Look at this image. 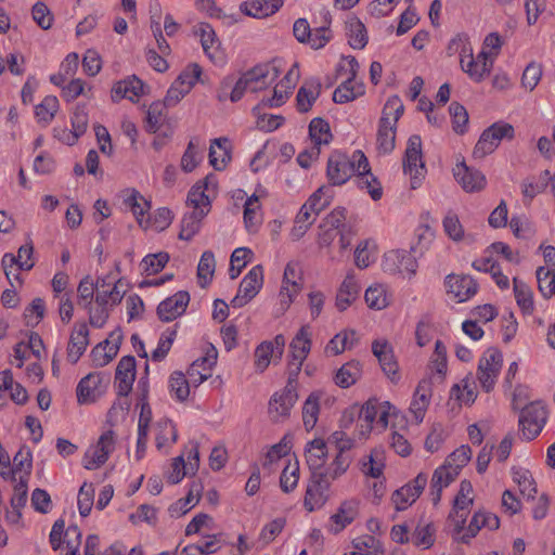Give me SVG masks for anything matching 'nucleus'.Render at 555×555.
Instances as JSON below:
<instances>
[{"instance_id":"1","label":"nucleus","mask_w":555,"mask_h":555,"mask_svg":"<svg viewBox=\"0 0 555 555\" xmlns=\"http://www.w3.org/2000/svg\"><path fill=\"white\" fill-rule=\"evenodd\" d=\"M515 135L514 127L504 121H498L485 129L477 141L473 156L482 159L493 153L503 139L512 140Z\"/></svg>"},{"instance_id":"2","label":"nucleus","mask_w":555,"mask_h":555,"mask_svg":"<svg viewBox=\"0 0 555 555\" xmlns=\"http://www.w3.org/2000/svg\"><path fill=\"white\" fill-rule=\"evenodd\" d=\"M403 171L410 176L411 188L417 189L426 173L425 164L422 159V139L413 134L408 140V145L403 158Z\"/></svg>"},{"instance_id":"3","label":"nucleus","mask_w":555,"mask_h":555,"mask_svg":"<svg viewBox=\"0 0 555 555\" xmlns=\"http://www.w3.org/2000/svg\"><path fill=\"white\" fill-rule=\"evenodd\" d=\"M547 418L545 406L541 402H531L521 409L519 425L527 440L534 439L543 429Z\"/></svg>"},{"instance_id":"4","label":"nucleus","mask_w":555,"mask_h":555,"mask_svg":"<svg viewBox=\"0 0 555 555\" xmlns=\"http://www.w3.org/2000/svg\"><path fill=\"white\" fill-rule=\"evenodd\" d=\"M114 449L115 433L109 429L100 436L95 446H91L86 451L82 461L83 467L89 470L99 468L107 461Z\"/></svg>"},{"instance_id":"5","label":"nucleus","mask_w":555,"mask_h":555,"mask_svg":"<svg viewBox=\"0 0 555 555\" xmlns=\"http://www.w3.org/2000/svg\"><path fill=\"white\" fill-rule=\"evenodd\" d=\"M331 487V479L322 472L311 473L304 505L312 512L315 508L322 507L328 499V490Z\"/></svg>"},{"instance_id":"6","label":"nucleus","mask_w":555,"mask_h":555,"mask_svg":"<svg viewBox=\"0 0 555 555\" xmlns=\"http://www.w3.org/2000/svg\"><path fill=\"white\" fill-rule=\"evenodd\" d=\"M263 284L262 266L253 267L242 280L236 296L231 300L234 308H241L250 301L260 291Z\"/></svg>"},{"instance_id":"7","label":"nucleus","mask_w":555,"mask_h":555,"mask_svg":"<svg viewBox=\"0 0 555 555\" xmlns=\"http://www.w3.org/2000/svg\"><path fill=\"white\" fill-rule=\"evenodd\" d=\"M326 176L331 185H341L353 176V163L339 151H334L327 160Z\"/></svg>"},{"instance_id":"8","label":"nucleus","mask_w":555,"mask_h":555,"mask_svg":"<svg viewBox=\"0 0 555 555\" xmlns=\"http://www.w3.org/2000/svg\"><path fill=\"white\" fill-rule=\"evenodd\" d=\"M383 269L388 273L414 275L417 269V262L414 256L405 250H391L385 254Z\"/></svg>"},{"instance_id":"9","label":"nucleus","mask_w":555,"mask_h":555,"mask_svg":"<svg viewBox=\"0 0 555 555\" xmlns=\"http://www.w3.org/2000/svg\"><path fill=\"white\" fill-rule=\"evenodd\" d=\"M427 483V476L420 473L411 482L396 490L392 494V502L398 511L405 509L414 503L423 492Z\"/></svg>"},{"instance_id":"10","label":"nucleus","mask_w":555,"mask_h":555,"mask_svg":"<svg viewBox=\"0 0 555 555\" xmlns=\"http://www.w3.org/2000/svg\"><path fill=\"white\" fill-rule=\"evenodd\" d=\"M298 400L297 390H283L275 392L269 401V414L274 422L289 416L292 408Z\"/></svg>"},{"instance_id":"11","label":"nucleus","mask_w":555,"mask_h":555,"mask_svg":"<svg viewBox=\"0 0 555 555\" xmlns=\"http://www.w3.org/2000/svg\"><path fill=\"white\" fill-rule=\"evenodd\" d=\"M189 302V293L185 291H179L158 305L157 315L163 322H170L180 317L185 311Z\"/></svg>"},{"instance_id":"12","label":"nucleus","mask_w":555,"mask_h":555,"mask_svg":"<svg viewBox=\"0 0 555 555\" xmlns=\"http://www.w3.org/2000/svg\"><path fill=\"white\" fill-rule=\"evenodd\" d=\"M134 378L135 359L132 356H125L119 360L115 373V384L119 397H126L130 393Z\"/></svg>"},{"instance_id":"13","label":"nucleus","mask_w":555,"mask_h":555,"mask_svg":"<svg viewBox=\"0 0 555 555\" xmlns=\"http://www.w3.org/2000/svg\"><path fill=\"white\" fill-rule=\"evenodd\" d=\"M372 352L378 359L383 372L392 383L398 382V363L395 360L391 345L387 340H374Z\"/></svg>"},{"instance_id":"14","label":"nucleus","mask_w":555,"mask_h":555,"mask_svg":"<svg viewBox=\"0 0 555 555\" xmlns=\"http://www.w3.org/2000/svg\"><path fill=\"white\" fill-rule=\"evenodd\" d=\"M279 69L271 64H260L245 73L248 79V90L257 92L266 89L279 77Z\"/></svg>"},{"instance_id":"15","label":"nucleus","mask_w":555,"mask_h":555,"mask_svg":"<svg viewBox=\"0 0 555 555\" xmlns=\"http://www.w3.org/2000/svg\"><path fill=\"white\" fill-rule=\"evenodd\" d=\"M448 293L452 294L459 302H464L473 297L478 289V284L469 275L450 274L446 279Z\"/></svg>"},{"instance_id":"16","label":"nucleus","mask_w":555,"mask_h":555,"mask_svg":"<svg viewBox=\"0 0 555 555\" xmlns=\"http://www.w3.org/2000/svg\"><path fill=\"white\" fill-rule=\"evenodd\" d=\"M454 177L466 192H478L486 185V177L481 171L468 167L465 162L453 169Z\"/></svg>"},{"instance_id":"17","label":"nucleus","mask_w":555,"mask_h":555,"mask_svg":"<svg viewBox=\"0 0 555 555\" xmlns=\"http://www.w3.org/2000/svg\"><path fill=\"white\" fill-rule=\"evenodd\" d=\"M301 280L298 276L297 268L294 263H287L284 270L282 288L280 291V301L283 310H286L294 300V297L300 292Z\"/></svg>"},{"instance_id":"18","label":"nucleus","mask_w":555,"mask_h":555,"mask_svg":"<svg viewBox=\"0 0 555 555\" xmlns=\"http://www.w3.org/2000/svg\"><path fill=\"white\" fill-rule=\"evenodd\" d=\"M145 85L137 76L118 81L112 89V101L118 102L121 99H129L135 102L145 92Z\"/></svg>"},{"instance_id":"19","label":"nucleus","mask_w":555,"mask_h":555,"mask_svg":"<svg viewBox=\"0 0 555 555\" xmlns=\"http://www.w3.org/2000/svg\"><path fill=\"white\" fill-rule=\"evenodd\" d=\"M327 455V443L322 438L309 441L305 448L306 462L311 473L323 472Z\"/></svg>"},{"instance_id":"20","label":"nucleus","mask_w":555,"mask_h":555,"mask_svg":"<svg viewBox=\"0 0 555 555\" xmlns=\"http://www.w3.org/2000/svg\"><path fill=\"white\" fill-rule=\"evenodd\" d=\"M89 345V330L86 323H80L70 334L67 346V360L75 364Z\"/></svg>"},{"instance_id":"21","label":"nucleus","mask_w":555,"mask_h":555,"mask_svg":"<svg viewBox=\"0 0 555 555\" xmlns=\"http://www.w3.org/2000/svg\"><path fill=\"white\" fill-rule=\"evenodd\" d=\"M108 376L102 373H90L77 385V400L79 403L93 402L95 400V390L103 384L108 383Z\"/></svg>"},{"instance_id":"22","label":"nucleus","mask_w":555,"mask_h":555,"mask_svg":"<svg viewBox=\"0 0 555 555\" xmlns=\"http://www.w3.org/2000/svg\"><path fill=\"white\" fill-rule=\"evenodd\" d=\"M321 88L322 85L320 80L315 78L308 79L304 82L296 95L297 109L300 113H307L311 109L321 93Z\"/></svg>"},{"instance_id":"23","label":"nucleus","mask_w":555,"mask_h":555,"mask_svg":"<svg viewBox=\"0 0 555 555\" xmlns=\"http://www.w3.org/2000/svg\"><path fill=\"white\" fill-rule=\"evenodd\" d=\"M231 159L228 138L214 139L209 149V163L216 170H223Z\"/></svg>"},{"instance_id":"24","label":"nucleus","mask_w":555,"mask_h":555,"mask_svg":"<svg viewBox=\"0 0 555 555\" xmlns=\"http://www.w3.org/2000/svg\"><path fill=\"white\" fill-rule=\"evenodd\" d=\"M209 212V208L193 210L185 214L181 220V230L179 238L190 241L201 229V222L204 217Z\"/></svg>"},{"instance_id":"25","label":"nucleus","mask_w":555,"mask_h":555,"mask_svg":"<svg viewBox=\"0 0 555 555\" xmlns=\"http://www.w3.org/2000/svg\"><path fill=\"white\" fill-rule=\"evenodd\" d=\"M203 486L199 482H193L188 495L171 504L168 512L171 517H180L188 513L198 501Z\"/></svg>"},{"instance_id":"26","label":"nucleus","mask_w":555,"mask_h":555,"mask_svg":"<svg viewBox=\"0 0 555 555\" xmlns=\"http://www.w3.org/2000/svg\"><path fill=\"white\" fill-rule=\"evenodd\" d=\"M429 382L422 380L416 387L414 398L410 405V411L413 413L416 423H421L424 418L425 412L429 404Z\"/></svg>"},{"instance_id":"27","label":"nucleus","mask_w":555,"mask_h":555,"mask_svg":"<svg viewBox=\"0 0 555 555\" xmlns=\"http://www.w3.org/2000/svg\"><path fill=\"white\" fill-rule=\"evenodd\" d=\"M359 291L360 287L353 276L347 275L336 296L337 309L345 311L358 298Z\"/></svg>"},{"instance_id":"28","label":"nucleus","mask_w":555,"mask_h":555,"mask_svg":"<svg viewBox=\"0 0 555 555\" xmlns=\"http://www.w3.org/2000/svg\"><path fill=\"white\" fill-rule=\"evenodd\" d=\"M348 43L352 49H363L367 44V33L364 24L357 17L346 22Z\"/></svg>"},{"instance_id":"29","label":"nucleus","mask_w":555,"mask_h":555,"mask_svg":"<svg viewBox=\"0 0 555 555\" xmlns=\"http://www.w3.org/2000/svg\"><path fill=\"white\" fill-rule=\"evenodd\" d=\"M358 515V502L354 500L345 501L340 504L337 513L331 519L336 525L335 533L351 524Z\"/></svg>"},{"instance_id":"30","label":"nucleus","mask_w":555,"mask_h":555,"mask_svg":"<svg viewBox=\"0 0 555 555\" xmlns=\"http://www.w3.org/2000/svg\"><path fill=\"white\" fill-rule=\"evenodd\" d=\"M361 364L357 360L345 363L336 373L335 383L341 388H348L360 378Z\"/></svg>"},{"instance_id":"31","label":"nucleus","mask_w":555,"mask_h":555,"mask_svg":"<svg viewBox=\"0 0 555 555\" xmlns=\"http://www.w3.org/2000/svg\"><path fill=\"white\" fill-rule=\"evenodd\" d=\"M282 4L283 0H254L245 3V13L261 18L274 14Z\"/></svg>"},{"instance_id":"32","label":"nucleus","mask_w":555,"mask_h":555,"mask_svg":"<svg viewBox=\"0 0 555 555\" xmlns=\"http://www.w3.org/2000/svg\"><path fill=\"white\" fill-rule=\"evenodd\" d=\"M396 143V126L387 122H379L376 138L377 150L382 154H389L393 151Z\"/></svg>"},{"instance_id":"33","label":"nucleus","mask_w":555,"mask_h":555,"mask_svg":"<svg viewBox=\"0 0 555 555\" xmlns=\"http://www.w3.org/2000/svg\"><path fill=\"white\" fill-rule=\"evenodd\" d=\"M333 198V191L330 185L320 186L305 203V206L318 216L325 209Z\"/></svg>"},{"instance_id":"34","label":"nucleus","mask_w":555,"mask_h":555,"mask_svg":"<svg viewBox=\"0 0 555 555\" xmlns=\"http://www.w3.org/2000/svg\"><path fill=\"white\" fill-rule=\"evenodd\" d=\"M215 268L216 260L214 253L210 250L204 251L197 266V279L201 287L205 288L211 282Z\"/></svg>"},{"instance_id":"35","label":"nucleus","mask_w":555,"mask_h":555,"mask_svg":"<svg viewBox=\"0 0 555 555\" xmlns=\"http://www.w3.org/2000/svg\"><path fill=\"white\" fill-rule=\"evenodd\" d=\"M363 93V87L359 86L356 88L354 80L347 78L341 82L333 93V101L335 103L344 104L357 99Z\"/></svg>"},{"instance_id":"36","label":"nucleus","mask_w":555,"mask_h":555,"mask_svg":"<svg viewBox=\"0 0 555 555\" xmlns=\"http://www.w3.org/2000/svg\"><path fill=\"white\" fill-rule=\"evenodd\" d=\"M309 134L315 145L328 144L332 139L330 125L321 117H315L310 121Z\"/></svg>"},{"instance_id":"37","label":"nucleus","mask_w":555,"mask_h":555,"mask_svg":"<svg viewBox=\"0 0 555 555\" xmlns=\"http://www.w3.org/2000/svg\"><path fill=\"white\" fill-rule=\"evenodd\" d=\"M324 23L318 28L311 29V39L308 40L313 49L323 48L332 38L330 25L332 22L331 14L328 11L323 13Z\"/></svg>"},{"instance_id":"38","label":"nucleus","mask_w":555,"mask_h":555,"mask_svg":"<svg viewBox=\"0 0 555 555\" xmlns=\"http://www.w3.org/2000/svg\"><path fill=\"white\" fill-rule=\"evenodd\" d=\"M319 400V396L312 392L304 403L302 421L307 430L313 429L318 422V415L320 412Z\"/></svg>"},{"instance_id":"39","label":"nucleus","mask_w":555,"mask_h":555,"mask_svg":"<svg viewBox=\"0 0 555 555\" xmlns=\"http://www.w3.org/2000/svg\"><path fill=\"white\" fill-rule=\"evenodd\" d=\"M124 203L131 209L138 223L142 225V217L150 209V203L137 190H131Z\"/></svg>"},{"instance_id":"40","label":"nucleus","mask_w":555,"mask_h":555,"mask_svg":"<svg viewBox=\"0 0 555 555\" xmlns=\"http://www.w3.org/2000/svg\"><path fill=\"white\" fill-rule=\"evenodd\" d=\"M515 298L518 306L525 312H531L533 310L532 292L530 287L517 278L513 279Z\"/></svg>"},{"instance_id":"41","label":"nucleus","mask_w":555,"mask_h":555,"mask_svg":"<svg viewBox=\"0 0 555 555\" xmlns=\"http://www.w3.org/2000/svg\"><path fill=\"white\" fill-rule=\"evenodd\" d=\"M537 280L539 291L544 298L555 296V273L554 270H547L544 267L537 269Z\"/></svg>"},{"instance_id":"42","label":"nucleus","mask_w":555,"mask_h":555,"mask_svg":"<svg viewBox=\"0 0 555 555\" xmlns=\"http://www.w3.org/2000/svg\"><path fill=\"white\" fill-rule=\"evenodd\" d=\"M351 462L352 456L350 454L336 453L332 463L322 473L326 474L331 480H336L348 470Z\"/></svg>"},{"instance_id":"43","label":"nucleus","mask_w":555,"mask_h":555,"mask_svg":"<svg viewBox=\"0 0 555 555\" xmlns=\"http://www.w3.org/2000/svg\"><path fill=\"white\" fill-rule=\"evenodd\" d=\"M502 353L495 348H489L479 360V369L498 376L502 367Z\"/></svg>"},{"instance_id":"44","label":"nucleus","mask_w":555,"mask_h":555,"mask_svg":"<svg viewBox=\"0 0 555 555\" xmlns=\"http://www.w3.org/2000/svg\"><path fill=\"white\" fill-rule=\"evenodd\" d=\"M365 302L372 309L382 310L388 306V298L383 285L375 284L365 291Z\"/></svg>"},{"instance_id":"45","label":"nucleus","mask_w":555,"mask_h":555,"mask_svg":"<svg viewBox=\"0 0 555 555\" xmlns=\"http://www.w3.org/2000/svg\"><path fill=\"white\" fill-rule=\"evenodd\" d=\"M169 389L179 401H184L190 395V383L181 372H173L169 378Z\"/></svg>"},{"instance_id":"46","label":"nucleus","mask_w":555,"mask_h":555,"mask_svg":"<svg viewBox=\"0 0 555 555\" xmlns=\"http://www.w3.org/2000/svg\"><path fill=\"white\" fill-rule=\"evenodd\" d=\"M449 112L452 118L453 130L459 134L465 133L468 124V113L466 108L459 102H452L449 106Z\"/></svg>"},{"instance_id":"47","label":"nucleus","mask_w":555,"mask_h":555,"mask_svg":"<svg viewBox=\"0 0 555 555\" xmlns=\"http://www.w3.org/2000/svg\"><path fill=\"white\" fill-rule=\"evenodd\" d=\"M550 171L545 170L541 173L538 180L527 179L521 183V191L526 198L531 201L538 194L542 193L547 186Z\"/></svg>"},{"instance_id":"48","label":"nucleus","mask_w":555,"mask_h":555,"mask_svg":"<svg viewBox=\"0 0 555 555\" xmlns=\"http://www.w3.org/2000/svg\"><path fill=\"white\" fill-rule=\"evenodd\" d=\"M312 215L313 212L304 204L296 216L295 225L292 230V236L294 240H299L314 222L315 217L312 218Z\"/></svg>"},{"instance_id":"49","label":"nucleus","mask_w":555,"mask_h":555,"mask_svg":"<svg viewBox=\"0 0 555 555\" xmlns=\"http://www.w3.org/2000/svg\"><path fill=\"white\" fill-rule=\"evenodd\" d=\"M436 529L433 524L418 525L412 533V541L416 546L429 548L435 543Z\"/></svg>"},{"instance_id":"50","label":"nucleus","mask_w":555,"mask_h":555,"mask_svg":"<svg viewBox=\"0 0 555 555\" xmlns=\"http://www.w3.org/2000/svg\"><path fill=\"white\" fill-rule=\"evenodd\" d=\"M169 261V255L165 251L151 254L143 258L141 266L146 274H156L164 269Z\"/></svg>"},{"instance_id":"51","label":"nucleus","mask_w":555,"mask_h":555,"mask_svg":"<svg viewBox=\"0 0 555 555\" xmlns=\"http://www.w3.org/2000/svg\"><path fill=\"white\" fill-rule=\"evenodd\" d=\"M166 104L163 102H154L151 104L147 116L145 128L149 132L155 133L163 124V117L165 115Z\"/></svg>"},{"instance_id":"52","label":"nucleus","mask_w":555,"mask_h":555,"mask_svg":"<svg viewBox=\"0 0 555 555\" xmlns=\"http://www.w3.org/2000/svg\"><path fill=\"white\" fill-rule=\"evenodd\" d=\"M59 108V100L56 96L48 95L42 102L36 106L35 113L40 121L50 122Z\"/></svg>"},{"instance_id":"53","label":"nucleus","mask_w":555,"mask_h":555,"mask_svg":"<svg viewBox=\"0 0 555 555\" xmlns=\"http://www.w3.org/2000/svg\"><path fill=\"white\" fill-rule=\"evenodd\" d=\"M109 340L98 344L91 351V358L95 367H103L108 364L117 354V347L114 346L113 352H106Z\"/></svg>"},{"instance_id":"54","label":"nucleus","mask_w":555,"mask_h":555,"mask_svg":"<svg viewBox=\"0 0 555 555\" xmlns=\"http://www.w3.org/2000/svg\"><path fill=\"white\" fill-rule=\"evenodd\" d=\"M276 356L274 353L273 343L263 341L255 350V365L257 370L263 372L270 364V359Z\"/></svg>"},{"instance_id":"55","label":"nucleus","mask_w":555,"mask_h":555,"mask_svg":"<svg viewBox=\"0 0 555 555\" xmlns=\"http://www.w3.org/2000/svg\"><path fill=\"white\" fill-rule=\"evenodd\" d=\"M249 255H251V251L246 247H238L234 249V251L231 255V267L229 270V275L231 280H235L240 275L242 269L247 263V257Z\"/></svg>"},{"instance_id":"56","label":"nucleus","mask_w":555,"mask_h":555,"mask_svg":"<svg viewBox=\"0 0 555 555\" xmlns=\"http://www.w3.org/2000/svg\"><path fill=\"white\" fill-rule=\"evenodd\" d=\"M205 192L206 190L203 189L201 182H197L191 188L188 194V203L194 207V210H199L201 208L207 209L210 207L209 196Z\"/></svg>"},{"instance_id":"57","label":"nucleus","mask_w":555,"mask_h":555,"mask_svg":"<svg viewBox=\"0 0 555 555\" xmlns=\"http://www.w3.org/2000/svg\"><path fill=\"white\" fill-rule=\"evenodd\" d=\"M94 489L92 485L85 482L78 492V509L82 517H87L93 505Z\"/></svg>"},{"instance_id":"58","label":"nucleus","mask_w":555,"mask_h":555,"mask_svg":"<svg viewBox=\"0 0 555 555\" xmlns=\"http://www.w3.org/2000/svg\"><path fill=\"white\" fill-rule=\"evenodd\" d=\"M176 334L175 330H166L162 334L157 348L152 352L153 361L159 362L166 358L176 338Z\"/></svg>"},{"instance_id":"59","label":"nucleus","mask_w":555,"mask_h":555,"mask_svg":"<svg viewBox=\"0 0 555 555\" xmlns=\"http://www.w3.org/2000/svg\"><path fill=\"white\" fill-rule=\"evenodd\" d=\"M356 183L358 188L366 189L374 201L379 199L383 195L380 183L372 175V172L362 176H357Z\"/></svg>"},{"instance_id":"60","label":"nucleus","mask_w":555,"mask_h":555,"mask_svg":"<svg viewBox=\"0 0 555 555\" xmlns=\"http://www.w3.org/2000/svg\"><path fill=\"white\" fill-rule=\"evenodd\" d=\"M15 472L21 473L24 472L25 475L23 477L29 478L31 473V451L27 447H22L17 453L13 457V466Z\"/></svg>"},{"instance_id":"61","label":"nucleus","mask_w":555,"mask_h":555,"mask_svg":"<svg viewBox=\"0 0 555 555\" xmlns=\"http://www.w3.org/2000/svg\"><path fill=\"white\" fill-rule=\"evenodd\" d=\"M463 383V390L461 389V386L455 384L451 388V397H455L457 400L469 404L473 403L476 400L477 393L474 389V380H469L468 377L464 378L462 380Z\"/></svg>"},{"instance_id":"62","label":"nucleus","mask_w":555,"mask_h":555,"mask_svg":"<svg viewBox=\"0 0 555 555\" xmlns=\"http://www.w3.org/2000/svg\"><path fill=\"white\" fill-rule=\"evenodd\" d=\"M378 414V408L372 401L366 402L359 413V421L361 422V434H369L372 430V425Z\"/></svg>"},{"instance_id":"63","label":"nucleus","mask_w":555,"mask_h":555,"mask_svg":"<svg viewBox=\"0 0 555 555\" xmlns=\"http://www.w3.org/2000/svg\"><path fill=\"white\" fill-rule=\"evenodd\" d=\"M298 479H299V468H298L297 463H295L293 466L287 465L283 469L281 477H280L281 489L285 493H289L297 486Z\"/></svg>"},{"instance_id":"64","label":"nucleus","mask_w":555,"mask_h":555,"mask_svg":"<svg viewBox=\"0 0 555 555\" xmlns=\"http://www.w3.org/2000/svg\"><path fill=\"white\" fill-rule=\"evenodd\" d=\"M542 76V67L534 62L527 65L522 73L521 85L524 88L532 91L539 83Z\"/></svg>"}]
</instances>
